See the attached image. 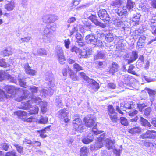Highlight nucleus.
<instances>
[{"label":"nucleus","mask_w":156,"mask_h":156,"mask_svg":"<svg viewBox=\"0 0 156 156\" xmlns=\"http://www.w3.org/2000/svg\"><path fill=\"white\" fill-rule=\"evenodd\" d=\"M31 38V36H28L24 38H21L20 40V43L28 42Z\"/></svg>","instance_id":"nucleus-44"},{"label":"nucleus","mask_w":156,"mask_h":156,"mask_svg":"<svg viewBox=\"0 0 156 156\" xmlns=\"http://www.w3.org/2000/svg\"><path fill=\"white\" fill-rule=\"evenodd\" d=\"M81 77L87 82L89 83L88 87L89 88H91L94 91H97L99 88V84L94 80L90 79L87 76L86 74L83 72H80L79 73Z\"/></svg>","instance_id":"nucleus-4"},{"label":"nucleus","mask_w":156,"mask_h":156,"mask_svg":"<svg viewBox=\"0 0 156 156\" xmlns=\"http://www.w3.org/2000/svg\"><path fill=\"white\" fill-rule=\"evenodd\" d=\"M38 121V122L40 123L45 124L47 122L48 119L47 117H44L41 116L40 119Z\"/></svg>","instance_id":"nucleus-45"},{"label":"nucleus","mask_w":156,"mask_h":156,"mask_svg":"<svg viewBox=\"0 0 156 156\" xmlns=\"http://www.w3.org/2000/svg\"><path fill=\"white\" fill-rule=\"evenodd\" d=\"M73 123L74 128L76 130L81 132L84 129V127L81 119L73 120Z\"/></svg>","instance_id":"nucleus-14"},{"label":"nucleus","mask_w":156,"mask_h":156,"mask_svg":"<svg viewBox=\"0 0 156 156\" xmlns=\"http://www.w3.org/2000/svg\"><path fill=\"white\" fill-rule=\"evenodd\" d=\"M14 114L16 115L19 119H24L26 118L27 114L25 111L21 110L16 111L14 112Z\"/></svg>","instance_id":"nucleus-23"},{"label":"nucleus","mask_w":156,"mask_h":156,"mask_svg":"<svg viewBox=\"0 0 156 156\" xmlns=\"http://www.w3.org/2000/svg\"><path fill=\"white\" fill-rule=\"evenodd\" d=\"M15 6V3L14 1L9 0L8 2H6L4 7L7 11H10L14 9Z\"/></svg>","instance_id":"nucleus-17"},{"label":"nucleus","mask_w":156,"mask_h":156,"mask_svg":"<svg viewBox=\"0 0 156 156\" xmlns=\"http://www.w3.org/2000/svg\"><path fill=\"white\" fill-rule=\"evenodd\" d=\"M45 80L46 81V83L48 85L49 88L48 91L46 89L42 90V94L44 96L46 95H51L53 94L55 89V84L54 76L51 72H49L46 73L45 76Z\"/></svg>","instance_id":"nucleus-1"},{"label":"nucleus","mask_w":156,"mask_h":156,"mask_svg":"<svg viewBox=\"0 0 156 156\" xmlns=\"http://www.w3.org/2000/svg\"><path fill=\"white\" fill-rule=\"evenodd\" d=\"M120 122L121 124L125 126H127L129 124L127 119L125 117H121L120 119Z\"/></svg>","instance_id":"nucleus-38"},{"label":"nucleus","mask_w":156,"mask_h":156,"mask_svg":"<svg viewBox=\"0 0 156 156\" xmlns=\"http://www.w3.org/2000/svg\"><path fill=\"white\" fill-rule=\"evenodd\" d=\"M97 26H99L102 28H104L106 27V25L104 24L101 23L98 21L97 19L94 20L93 22Z\"/></svg>","instance_id":"nucleus-41"},{"label":"nucleus","mask_w":156,"mask_h":156,"mask_svg":"<svg viewBox=\"0 0 156 156\" xmlns=\"http://www.w3.org/2000/svg\"><path fill=\"white\" fill-rule=\"evenodd\" d=\"M145 89L147 91L149 94L150 101L151 102V104L152 105L153 102L154 100L156 91L149 88H146Z\"/></svg>","instance_id":"nucleus-18"},{"label":"nucleus","mask_w":156,"mask_h":156,"mask_svg":"<svg viewBox=\"0 0 156 156\" xmlns=\"http://www.w3.org/2000/svg\"><path fill=\"white\" fill-rule=\"evenodd\" d=\"M79 48L75 46H72L70 49V51L72 52H75L76 53H78L79 52Z\"/></svg>","instance_id":"nucleus-55"},{"label":"nucleus","mask_w":156,"mask_h":156,"mask_svg":"<svg viewBox=\"0 0 156 156\" xmlns=\"http://www.w3.org/2000/svg\"><path fill=\"white\" fill-rule=\"evenodd\" d=\"M20 89V90H22L23 91V94L21 97H18L16 98V100L18 101H20L23 100H25L26 99L31 98L33 95L36 94L39 91L40 92L41 95L42 97H44L47 95H46L44 96V95H43L42 90L41 91L38 87L35 86H32L30 87L29 90L31 92V93H30L28 90L25 89L21 88Z\"/></svg>","instance_id":"nucleus-2"},{"label":"nucleus","mask_w":156,"mask_h":156,"mask_svg":"<svg viewBox=\"0 0 156 156\" xmlns=\"http://www.w3.org/2000/svg\"><path fill=\"white\" fill-rule=\"evenodd\" d=\"M140 129L139 127H135L129 129V132L131 134H134L140 132Z\"/></svg>","instance_id":"nucleus-37"},{"label":"nucleus","mask_w":156,"mask_h":156,"mask_svg":"<svg viewBox=\"0 0 156 156\" xmlns=\"http://www.w3.org/2000/svg\"><path fill=\"white\" fill-rule=\"evenodd\" d=\"M44 22L46 23H53L58 19V16L54 14H48L43 16Z\"/></svg>","instance_id":"nucleus-11"},{"label":"nucleus","mask_w":156,"mask_h":156,"mask_svg":"<svg viewBox=\"0 0 156 156\" xmlns=\"http://www.w3.org/2000/svg\"><path fill=\"white\" fill-rule=\"evenodd\" d=\"M24 68L26 73L29 75L33 76L36 73V71L32 69L28 63H26L24 65Z\"/></svg>","instance_id":"nucleus-19"},{"label":"nucleus","mask_w":156,"mask_h":156,"mask_svg":"<svg viewBox=\"0 0 156 156\" xmlns=\"http://www.w3.org/2000/svg\"><path fill=\"white\" fill-rule=\"evenodd\" d=\"M151 111V108L150 107H148L145 109L144 111V114L146 116H148L150 114Z\"/></svg>","instance_id":"nucleus-59"},{"label":"nucleus","mask_w":156,"mask_h":156,"mask_svg":"<svg viewBox=\"0 0 156 156\" xmlns=\"http://www.w3.org/2000/svg\"><path fill=\"white\" fill-rule=\"evenodd\" d=\"M112 66L110 68L109 70V73L112 75L117 72L118 70L119 67L118 65L116 63L113 62L112 63Z\"/></svg>","instance_id":"nucleus-28"},{"label":"nucleus","mask_w":156,"mask_h":156,"mask_svg":"<svg viewBox=\"0 0 156 156\" xmlns=\"http://www.w3.org/2000/svg\"><path fill=\"white\" fill-rule=\"evenodd\" d=\"M150 3L152 7L156 9V0H151Z\"/></svg>","instance_id":"nucleus-64"},{"label":"nucleus","mask_w":156,"mask_h":156,"mask_svg":"<svg viewBox=\"0 0 156 156\" xmlns=\"http://www.w3.org/2000/svg\"><path fill=\"white\" fill-rule=\"evenodd\" d=\"M140 16L139 13H134L132 18H131V20L135 22L136 24H137L139 22Z\"/></svg>","instance_id":"nucleus-33"},{"label":"nucleus","mask_w":156,"mask_h":156,"mask_svg":"<svg viewBox=\"0 0 156 156\" xmlns=\"http://www.w3.org/2000/svg\"><path fill=\"white\" fill-rule=\"evenodd\" d=\"M68 73L70 78L73 81H76L77 80L78 78L76 73L73 72L69 67H68Z\"/></svg>","instance_id":"nucleus-27"},{"label":"nucleus","mask_w":156,"mask_h":156,"mask_svg":"<svg viewBox=\"0 0 156 156\" xmlns=\"http://www.w3.org/2000/svg\"><path fill=\"white\" fill-rule=\"evenodd\" d=\"M1 54L4 56H8L12 54V49L10 47L6 48L4 50L1 51Z\"/></svg>","instance_id":"nucleus-30"},{"label":"nucleus","mask_w":156,"mask_h":156,"mask_svg":"<svg viewBox=\"0 0 156 156\" xmlns=\"http://www.w3.org/2000/svg\"><path fill=\"white\" fill-rule=\"evenodd\" d=\"M114 37V36L113 33L108 32L106 33L105 40L107 42L110 43L113 41Z\"/></svg>","instance_id":"nucleus-31"},{"label":"nucleus","mask_w":156,"mask_h":156,"mask_svg":"<svg viewBox=\"0 0 156 156\" xmlns=\"http://www.w3.org/2000/svg\"><path fill=\"white\" fill-rule=\"evenodd\" d=\"M13 145L16 147L17 151L19 153L21 154L23 153V147H21L19 145L16 144L15 143H14Z\"/></svg>","instance_id":"nucleus-42"},{"label":"nucleus","mask_w":156,"mask_h":156,"mask_svg":"<svg viewBox=\"0 0 156 156\" xmlns=\"http://www.w3.org/2000/svg\"><path fill=\"white\" fill-rule=\"evenodd\" d=\"M76 18L74 17H72L69 18L67 21V23H68V24H67L68 27H70V23H74L76 21Z\"/></svg>","instance_id":"nucleus-52"},{"label":"nucleus","mask_w":156,"mask_h":156,"mask_svg":"<svg viewBox=\"0 0 156 156\" xmlns=\"http://www.w3.org/2000/svg\"><path fill=\"white\" fill-rule=\"evenodd\" d=\"M103 144L102 141L98 140L96 141L95 143L90 145V149L92 151H95L103 147Z\"/></svg>","instance_id":"nucleus-15"},{"label":"nucleus","mask_w":156,"mask_h":156,"mask_svg":"<svg viewBox=\"0 0 156 156\" xmlns=\"http://www.w3.org/2000/svg\"><path fill=\"white\" fill-rule=\"evenodd\" d=\"M64 46L66 49H68L69 48V45L70 44V41L69 39L64 40Z\"/></svg>","instance_id":"nucleus-53"},{"label":"nucleus","mask_w":156,"mask_h":156,"mask_svg":"<svg viewBox=\"0 0 156 156\" xmlns=\"http://www.w3.org/2000/svg\"><path fill=\"white\" fill-rule=\"evenodd\" d=\"M135 3L131 0H127L126 4V8L129 12H135Z\"/></svg>","instance_id":"nucleus-21"},{"label":"nucleus","mask_w":156,"mask_h":156,"mask_svg":"<svg viewBox=\"0 0 156 156\" xmlns=\"http://www.w3.org/2000/svg\"><path fill=\"white\" fill-rule=\"evenodd\" d=\"M138 112V111L136 110L131 111L129 112L128 115L130 116H133L136 115Z\"/></svg>","instance_id":"nucleus-57"},{"label":"nucleus","mask_w":156,"mask_h":156,"mask_svg":"<svg viewBox=\"0 0 156 156\" xmlns=\"http://www.w3.org/2000/svg\"><path fill=\"white\" fill-rule=\"evenodd\" d=\"M8 77V80L10 82L13 83L17 84H19L23 87H26V83L25 81V79L23 78L21 74H19L18 75L17 80H16V78H15L14 77L10 75H9Z\"/></svg>","instance_id":"nucleus-6"},{"label":"nucleus","mask_w":156,"mask_h":156,"mask_svg":"<svg viewBox=\"0 0 156 156\" xmlns=\"http://www.w3.org/2000/svg\"><path fill=\"white\" fill-rule=\"evenodd\" d=\"M10 96L7 95L3 90L0 89V101H3L6 99L9 98Z\"/></svg>","instance_id":"nucleus-29"},{"label":"nucleus","mask_w":156,"mask_h":156,"mask_svg":"<svg viewBox=\"0 0 156 156\" xmlns=\"http://www.w3.org/2000/svg\"><path fill=\"white\" fill-rule=\"evenodd\" d=\"M34 102L37 105L41 104L43 101H41V99L38 97L32 98L31 100H28L26 102H22L21 103V108L27 110L30 109L32 106L31 103Z\"/></svg>","instance_id":"nucleus-5"},{"label":"nucleus","mask_w":156,"mask_h":156,"mask_svg":"<svg viewBox=\"0 0 156 156\" xmlns=\"http://www.w3.org/2000/svg\"><path fill=\"white\" fill-rule=\"evenodd\" d=\"M85 40L86 42L88 44L99 46L101 45V41L99 40H98V38L96 37L95 35L93 34H91L87 35L85 37Z\"/></svg>","instance_id":"nucleus-7"},{"label":"nucleus","mask_w":156,"mask_h":156,"mask_svg":"<svg viewBox=\"0 0 156 156\" xmlns=\"http://www.w3.org/2000/svg\"><path fill=\"white\" fill-rule=\"evenodd\" d=\"M144 144L146 146H149L150 147H156V143H154L152 141H146Z\"/></svg>","instance_id":"nucleus-43"},{"label":"nucleus","mask_w":156,"mask_h":156,"mask_svg":"<svg viewBox=\"0 0 156 156\" xmlns=\"http://www.w3.org/2000/svg\"><path fill=\"white\" fill-rule=\"evenodd\" d=\"M113 24L116 27H123V22L121 21H115L114 22Z\"/></svg>","instance_id":"nucleus-39"},{"label":"nucleus","mask_w":156,"mask_h":156,"mask_svg":"<svg viewBox=\"0 0 156 156\" xmlns=\"http://www.w3.org/2000/svg\"><path fill=\"white\" fill-rule=\"evenodd\" d=\"M138 57L137 53L136 51H133L131 53H129L125 55L126 60L127 61L128 64L133 62Z\"/></svg>","instance_id":"nucleus-9"},{"label":"nucleus","mask_w":156,"mask_h":156,"mask_svg":"<svg viewBox=\"0 0 156 156\" xmlns=\"http://www.w3.org/2000/svg\"><path fill=\"white\" fill-rule=\"evenodd\" d=\"M94 139V136L93 134L90 133L87 136L84 137L82 139V141L85 144H87L93 141Z\"/></svg>","instance_id":"nucleus-20"},{"label":"nucleus","mask_w":156,"mask_h":156,"mask_svg":"<svg viewBox=\"0 0 156 156\" xmlns=\"http://www.w3.org/2000/svg\"><path fill=\"white\" fill-rule=\"evenodd\" d=\"M46 128L43 130H41L40 131V136L42 138H44L46 137L47 136L46 135L44 134L45 133V129Z\"/></svg>","instance_id":"nucleus-62"},{"label":"nucleus","mask_w":156,"mask_h":156,"mask_svg":"<svg viewBox=\"0 0 156 156\" xmlns=\"http://www.w3.org/2000/svg\"><path fill=\"white\" fill-rule=\"evenodd\" d=\"M0 66L3 67H5L8 66L6 62L3 59H0Z\"/></svg>","instance_id":"nucleus-63"},{"label":"nucleus","mask_w":156,"mask_h":156,"mask_svg":"<svg viewBox=\"0 0 156 156\" xmlns=\"http://www.w3.org/2000/svg\"><path fill=\"white\" fill-rule=\"evenodd\" d=\"M33 54L34 56L37 55L42 56L43 55H47V54L46 50L44 48H41L38 49L36 54L34 53H33Z\"/></svg>","instance_id":"nucleus-32"},{"label":"nucleus","mask_w":156,"mask_h":156,"mask_svg":"<svg viewBox=\"0 0 156 156\" xmlns=\"http://www.w3.org/2000/svg\"><path fill=\"white\" fill-rule=\"evenodd\" d=\"M106 53L104 51H100L94 56V59H104L107 58L106 55Z\"/></svg>","instance_id":"nucleus-25"},{"label":"nucleus","mask_w":156,"mask_h":156,"mask_svg":"<svg viewBox=\"0 0 156 156\" xmlns=\"http://www.w3.org/2000/svg\"><path fill=\"white\" fill-rule=\"evenodd\" d=\"M146 37L145 36L141 35L140 37L139 38L137 44L140 45V44H142L144 43V40L146 39Z\"/></svg>","instance_id":"nucleus-49"},{"label":"nucleus","mask_w":156,"mask_h":156,"mask_svg":"<svg viewBox=\"0 0 156 156\" xmlns=\"http://www.w3.org/2000/svg\"><path fill=\"white\" fill-rule=\"evenodd\" d=\"M108 139V138H106L104 133L100 135V136L98 138V140L102 141L103 143L105 142L107 140V139Z\"/></svg>","instance_id":"nucleus-48"},{"label":"nucleus","mask_w":156,"mask_h":156,"mask_svg":"<svg viewBox=\"0 0 156 156\" xmlns=\"http://www.w3.org/2000/svg\"><path fill=\"white\" fill-rule=\"evenodd\" d=\"M86 51L85 50H83L80 53V55H81L80 58H87L88 57L87 55V53Z\"/></svg>","instance_id":"nucleus-58"},{"label":"nucleus","mask_w":156,"mask_h":156,"mask_svg":"<svg viewBox=\"0 0 156 156\" xmlns=\"http://www.w3.org/2000/svg\"><path fill=\"white\" fill-rule=\"evenodd\" d=\"M156 136V132L154 130H148L146 133L140 136L142 138H149L154 139Z\"/></svg>","instance_id":"nucleus-16"},{"label":"nucleus","mask_w":156,"mask_h":156,"mask_svg":"<svg viewBox=\"0 0 156 156\" xmlns=\"http://www.w3.org/2000/svg\"><path fill=\"white\" fill-rule=\"evenodd\" d=\"M127 12L126 9L123 8L119 9L117 11V13L119 16H122L125 15Z\"/></svg>","instance_id":"nucleus-35"},{"label":"nucleus","mask_w":156,"mask_h":156,"mask_svg":"<svg viewBox=\"0 0 156 156\" xmlns=\"http://www.w3.org/2000/svg\"><path fill=\"white\" fill-rule=\"evenodd\" d=\"M96 120L95 117L93 115H89L84 119V122L86 126L91 127L93 126Z\"/></svg>","instance_id":"nucleus-12"},{"label":"nucleus","mask_w":156,"mask_h":156,"mask_svg":"<svg viewBox=\"0 0 156 156\" xmlns=\"http://www.w3.org/2000/svg\"><path fill=\"white\" fill-rule=\"evenodd\" d=\"M89 154V149L87 147H81L80 151V156H87Z\"/></svg>","instance_id":"nucleus-24"},{"label":"nucleus","mask_w":156,"mask_h":156,"mask_svg":"<svg viewBox=\"0 0 156 156\" xmlns=\"http://www.w3.org/2000/svg\"><path fill=\"white\" fill-rule=\"evenodd\" d=\"M73 68L76 71L83 70V68L79 64L75 63L73 65Z\"/></svg>","instance_id":"nucleus-47"},{"label":"nucleus","mask_w":156,"mask_h":156,"mask_svg":"<svg viewBox=\"0 0 156 156\" xmlns=\"http://www.w3.org/2000/svg\"><path fill=\"white\" fill-rule=\"evenodd\" d=\"M42 104H40L41 105V109L42 113H44L47 110V103L46 102H42Z\"/></svg>","instance_id":"nucleus-40"},{"label":"nucleus","mask_w":156,"mask_h":156,"mask_svg":"<svg viewBox=\"0 0 156 156\" xmlns=\"http://www.w3.org/2000/svg\"><path fill=\"white\" fill-rule=\"evenodd\" d=\"M98 14L100 19L104 22L107 23L109 21L110 19L109 16L105 9H100L98 12Z\"/></svg>","instance_id":"nucleus-13"},{"label":"nucleus","mask_w":156,"mask_h":156,"mask_svg":"<svg viewBox=\"0 0 156 156\" xmlns=\"http://www.w3.org/2000/svg\"><path fill=\"white\" fill-rule=\"evenodd\" d=\"M134 68V66L133 65H132L130 66L128 70V72L131 74H134L135 72L133 70Z\"/></svg>","instance_id":"nucleus-54"},{"label":"nucleus","mask_w":156,"mask_h":156,"mask_svg":"<svg viewBox=\"0 0 156 156\" xmlns=\"http://www.w3.org/2000/svg\"><path fill=\"white\" fill-rule=\"evenodd\" d=\"M151 26L153 28L156 26V16L153 17L151 20Z\"/></svg>","instance_id":"nucleus-50"},{"label":"nucleus","mask_w":156,"mask_h":156,"mask_svg":"<svg viewBox=\"0 0 156 156\" xmlns=\"http://www.w3.org/2000/svg\"><path fill=\"white\" fill-rule=\"evenodd\" d=\"M11 146L9 145H8L6 143H4L2 144V147L4 150L7 151L8 150L9 148L11 147Z\"/></svg>","instance_id":"nucleus-61"},{"label":"nucleus","mask_w":156,"mask_h":156,"mask_svg":"<svg viewBox=\"0 0 156 156\" xmlns=\"http://www.w3.org/2000/svg\"><path fill=\"white\" fill-rule=\"evenodd\" d=\"M107 87L108 88L114 89L115 88L116 86L114 83H110L108 84Z\"/></svg>","instance_id":"nucleus-56"},{"label":"nucleus","mask_w":156,"mask_h":156,"mask_svg":"<svg viewBox=\"0 0 156 156\" xmlns=\"http://www.w3.org/2000/svg\"><path fill=\"white\" fill-rule=\"evenodd\" d=\"M5 89L8 93L11 94H14L16 92V88L12 86H6Z\"/></svg>","instance_id":"nucleus-26"},{"label":"nucleus","mask_w":156,"mask_h":156,"mask_svg":"<svg viewBox=\"0 0 156 156\" xmlns=\"http://www.w3.org/2000/svg\"><path fill=\"white\" fill-rule=\"evenodd\" d=\"M56 30L55 26L47 25L44 28L43 34L42 38L45 42H50L54 37V32Z\"/></svg>","instance_id":"nucleus-3"},{"label":"nucleus","mask_w":156,"mask_h":156,"mask_svg":"<svg viewBox=\"0 0 156 156\" xmlns=\"http://www.w3.org/2000/svg\"><path fill=\"white\" fill-rule=\"evenodd\" d=\"M55 52L59 63L61 64H64L66 59L62 48L59 46H57Z\"/></svg>","instance_id":"nucleus-8"},{"label":"nucleus","mask_w":156,"mask_h":156,"mask_svg":"<svg viewBox=\"0 0 156 156\" xmlns=\"http://www.w3.org/2000/svg\"><path fill=\"white\" fill-rule=\"evenodd\" d=\"M140 121L141 124L144 126L150 127L151 126L148 121L142 117H140Z\"/></svg>","instance_id":"nucleus-34"},{"label":"nucleus","mask_w":156,"mask_h":156,"mask_svg":"<svg viewBox=\"0 0 156 156\" xmlns=\"http://www.w3.org/2000/svg\"><path fill=\"white\" fill-rule=\"evenodd\" d=\"M92 131L94 133V134L95 135H97L99 134L100 133L102 132L101 131H100L97 130L96 128V126H94L92 129Z\"/></svg>","instance_id":"nucleus-60"},{"label":"nucleus","mask_w":156,"mask_h":156,"mask_svg":"<svg viewBox=\"0 0 156 156\" xmlns=\"http://www.w3.org/2000/svg\"><path fill=\"white\" fill-rule=\"evenodd\" d=\"M123 105L124 107L126 108L130 109H133L134 106L133 104L128 102L125 103Z\"/></svg>","instance_id":"nucleus-51"},{"label":"nucleus","mask_w":156,"mask_h":156,"mask_svg":"<svg viewBox=\"0 0 156 156\" xmlns=\"http://www.w3.org/2000/svg\"><path fill=\"white\" fill-rule=\"evenodd\" d=\"M107 140L105 142L106 143V146L108 148L109 150L112 149L113 146V142L112 140H110L109 139H107Z\"/></svg>","instance_id":"nucleus-36"},{"label":"nucleus","mask_w":156,"mask_h":156,"mask_svg":"<svg viewBox=\"0 0 156 156\" xmlns=\"http://www.w3.org/2000/svg\"><path fill=\"white\" fill-rule=\"evenodd\" d=\"M39 108L38 107H34L29 111V114H36L38 113Z\"/></svg>","instance_id":"nucleus-46"},{"label":"nucleus","mask_w":156,"mask_h":156,"mask_svg":"<svg viewBox=\"0 0 156 156\" xmlns=\"http://www.w3.org/2000/svg\"><path fill=\"white\" fill-rule=\"evenodd\" d=\"M108 114L110 119L113 122H116L118 120L117 113L115 112L112 105H110L108 107Z\"/></svg>","instance_id":"nucleus-10"},{"label":"nucleus","mask_w":156,"mask_h":156,"mask_svg":"<svg viewBox=\"0 0 156 156\" xmlns=\"http://www.w3.org/2000/svg\"><path fill=\"white\" fill-rule=\"evenodd\" d=\"M66 109L60 110L58 112V116L61 119H63L67 116L69 113Z\"/></svg>","instance_id":"nucleus-22"}]
</instances>
